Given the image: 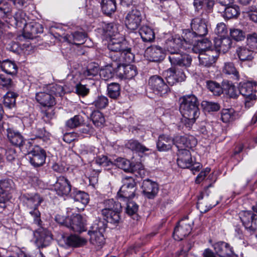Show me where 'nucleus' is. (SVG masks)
<instances>
[{
	"label": "nucleus",
	"mask_w": 257,
	"mask_h": 257,
	"mask_svg": "<svg viewBox=\"0 0 257 257\" xmlns=\"http://www.w3.org/2000/svg\"><path fill=\"white\" fill-rule=\"evenodd\" d=\"M256 86L255 82L247 81L241 84L239 91L240 93L245 97H250L252 96H256L254 87Z\"/></svg>",
	"instance_id": "2f4dec72"
},
{
	"label": "nucleus",
	"mask_w": 257,
	"mask_h": 257,
	"mask_svg": "<svg viewBox=\"0 0 257 257\" xmlns=\"http://www.w3.org/2000/svg\"><path fill=\"white\" fill-rule=\"evenodd\" d=\"M104 31L105 35L109 37L110 38L119 36L117 26L113 23L107 24L104 28Z\"/></svg>",
	"instance_id": "603ef678"
},
{
	"label": "nucleus",
	"mask_w": 257,
	"mask_h": 257,
	"mask_svg": "<svg viewBox=\"0 0 257 257\" xmlns=\"http://www.w3.org/2000/svg\"><path fill=\"white\" fill-rule=\"evenodd\" d=\"M126 46V42L122 37L118 36L110 38L107 47L111 51L109 55L111 59L114 61H117V59L120 56L121 52L125 49Z\"/></svg>",
	"instance_id": "0eeeda50"
},
{
	"label": "nucleus",
	"mask_w": 257,
	"mask_h": 257,
	"mask_svg": "<svg viewBox=\"0 0 257 257\" xmlns=\"http://www.w3.org/2000/svg\"><path fill=\"white\" fill-rule=\"evenodd\" d=\"M230 35L232 38L236 41H242L245 38L244 33L238 29H230Z\"/></svg>",
	"instance_id": "052dcab7"
},
{
	"label": "nucleus",
	"mask_w": 257,
	"mask_h": 257,
	"mask_svg": "<svg viewBox=\"0 0 257 257\" xmlns=\"http://www.w3.org/2000/svg\"><path fill=\"white\" fill-rule=\"evenodd\" d=\"M174 145L173 139L168 136L162 135L159 136L157 147L159 151H167L170 150Z\"/></svg>",
	"instance_id": "cd10ccee"
},
{
	"label": "nucleus",
	"mask_w": 257,
	"mask_h": 257,
	"mask_svg": "<svg viewBox=\"0 0 257 257\" xmlns=\"http://www.w3.org/2000/svg\"><path fill=\"white\" fill-rule=\"evenodd\" d=\"M223 73L228 74L232 75L233 78L236 81L239 80V75L238 72L234 67V64L231 62H227L224 64L223 69Z\"/></svg>",
	"instance_id": "09e8293b"
},
{
	"label": "nucleus",
	"mask_w": 257,
	"mask_h": 257,
	"mask_svg": "<svg viewBox=\"0 0 257 257\" xmlns=\"http://www.w3.org/2000/svg\"><path fill=\"white\" fill-rule=\"evenodd\" d=\"M193 5L195 12H199L204 7H206L207 13H210L211 9L214 5V2L212 0H193Z\"/></svg>",
	"instance_id": "4c0bfd02"
},
{
	"label": "nucleus",
	"mask_w": 257,
	"mask_h": 257,
	"mask_svg": "<svg viewBox=\"0 0 257 257\" xmlns=\"http://www.w3.org/2000/svg\"><path fill=\"white\" fill-rule=\"evenodd\" d=\"M64 241L67 245L72 247H80L85 245L87 242L85 238L75 235L67 236L64 239Z\"/></svg>",
	"instance_id": "f704fd0d"
},
{
	"label": "nucleus",
	"mask_w": 257,
	"mask_h": 257,
	"mask_svg": "<svg viewBox=\"0 0 257 257\" xmlns=\"http://www.w3.org/2000/svg\"><path fill=\"white\" fill-rule=\"evenodd\" d=\"M192 225L193 222L189 221L187 216L181 220L174 229V239L181 240L188 235L191 231Z\"/></svg>",
	"instance_id": "6e6552de"
},
{
	"label": "nucleus",
	"mask_w": 257,
	"mask_h": 257,
	"mask_svg": "<svg viewBox=\"0 0 257 257\" xmlns=\"http://www.w3.org/2000/svg\"><path fill=\"white\" fill-rule=\"evenodd\" d=\"M163 75L168 86H172L177 82L183 81L186 78V76L183 71H176L173 68H170L165 71Z\"/></svg>",
	"instance_id": "4468645a"
},
{
	"label": "nucleus",
	"mask_w": 257,
	"mask_h": 257,
	"mask_svg": "<svg viewBox=\"0 0 257 257\" xmlns=\"http://www.w3.org/2000/svg\"><path fill=\"white\" fill-rule=\"evenodd\" d=\"M3 71L7 74L14 75L17 72V66L16 64L9 60L4 61L0 65Z\"/></svg>",
	"instance_id": "a18cd8bd"
},
{
	"label": "nucleus",
	"mask_w": 257,
	"mask_h": 257,
	"mask_svg": "<svg viewBox=\"0 0 257 257\" xmlns=\"http://www.w3.org/2000/svg\"><path fill=\"white\" fill-rule=\"evenodd\" d=\"M13 182L11 179H5L0 180V192H5L11 194L13 189Z\"/></svg>",
	"instance_id": "4d7b16f0"
},
{
	"label": "nucleus",
	"mask_w": 257,
	"mask_h": 257,
	"mask_svg": "<svg viewBox=\"0 0 257 257\" xmlns=\"http://www.w3.org/2000/svg\"><path fill=\"white\" fill-rule=\"evenodd\" d=\"M36 99L42 106L51 107L56 104L55 98L52 94L45 92H39L36 94Z\"/></svg>",
	"instance_id": "b1692460"
},
{
	"label": "nucleus",
	"mask_w": 257,
	"mask_h": 257,
	"mask_svg": "<svg viewBox=\"0 0 257 257\" xmlns=\"http://www.w3.org/2000/svg\"><path fill=\"white\" fill-rule=\"evenodd\" d=\"M75 90L78 95L82 96L87 95L89 92V89L87 88L85 85L81 83L76 85Z\"/></svg>",
	"instance_id": "774afa93"
},
{
	"label": "nucleus",
	"mask_w": 257,
	"mask_h": 257,
	"mask_svg": "<svg viewBox=\"0 0 257 257\" xmlns=\"http://www.w3.org/2000/svg\"><path fill=\"white\" fill-rule=\"evenodd\" d=\"M93 124L98 127H101L105 122V118L102 113L99 111H94L90 115Z\"/></svg>",
	"instance_id": "3c124183"
},
{
	"label": "nucleus",
	"mask_w": 257,
	"mask_h": 257,
	"mask_svg": "<svg viewBox=\"0 0 257 257\" xmlns=\"http://www.w3.org/2000/svg\"><path fill=\"white\" fill-rule=\"evenodd\" d=\"M142 19V12L137 8L133 9L125 17V25L128 29L135 30L140 26Z\"/></svg>",
	"instance_id": "9d476101"
},
{
	"label": "nucleus",
	"mask_w": 257,
	"mask_h": 257,
	"mask_svg": "<svg viewBox=\"0 0 257 257\" xmlns=\"http://www.w3.org/2000/svg\"><path fill=\"white\" fill-rule=\"evenodd\" d=\"M202 105L208 111H216L220 108V106L217 103L204 101L202 103Z\"/></svg>",
	"instance_id": "69168bd1"
},
{
	"label": "nucleus",
	"mask_w": 257,
	"mask_h": 257,
	"mask_svg": "<svg viewBox=\"0 0 257 257\" xmlns=\"http://www.w3.org/2000/svg\"><path fill=\"white\" fill-rule=\"evenodd\" d=\"M214 249L220 257H232L233 252L229 244L223 241H219L213 245Z\"/></svg>",
	"instance_id": "a878e982"
},
{
	"label": "nucleus",
	"mask_w": 257,
	"mask_h": 257,
	"mask_svg": "<svg viewBox=\"0 0 257 257\" xmlns=\"http://www.w3.org/2000/svg\"><path fill=\"white\" fill-rule=\"evenodd\" d=\"M203 15L202 13L201 17L193 19L191 23L192 30L201 38L208 33L207 19L203 17Z\"/></svg>",
	"instance_id": "f8f14e48"
},
{
	"label": "nucleus",
	"mask_w": 257,
	"mask_h": 257,
	"mask_svg": "<svg viewBox=\"0 0 257 257\" xmlns=\"http://www.w3.org/2000/svg\"><path fill=\"white\" fill-rule=\"evenodd\" d=\"M114 164L118 168L124 170L125 172H134L135 171V166L130 161L122 158H119L114 160Z\"/></svg>",
	"instance_id": "58836bf2"
},
{
	"label": "nucleus",
	"mask_w": 257,
	"mask_h": 257,
	"mask_svg": "<svg viewBox=\"0 0 257 257\" xmlns=\"http://www.w3.org/2000/svg\"><path fill=\"white\" fill-rule=\"evenodd\" d=\"M71 197L76 202L81 203L84 207L89 202L88 195L83 191L74 190L71 194Z\"/></svg>",
	"instance_id": "e433bc0d"
},
{
	"label": "nucleus",
	"mask_w": 257,
	"mask_h": 257,
	"mask_svg": "<svg viewBox=\"0 0 257 257\" xmlns=\"http://www.w3.org/2000/svg\"><path fill=\"white\" fill-rule=\"evenodd\" d=\"M68 221V228L74 231L81 232L85 230V220L80 214H73Z\"/></svg>",
	"instance_id": "4be33fe9"
},
{
	"label": "nucleus",
	"mask_w": 257,
	"mask_h": 257,
	"mask_svg": "<svg viewBox=\"0 0 257 257\" xmlns=\"http://www.w3.org/2000/svg\"><path fill=\"white\" fill-rule=\"evenodd\" d=\"M9 142L12 145L21 148L25 145V140L23 136L18 131L13 127L8 128L6 134Z\"/></svg>",
	"instance_id": "f3484780"
},
{
	"label": "nucleus",
	"mask_w": 257,
	"mask_h": 257,
	"mask_svg": "<svg viewBox=\"0 0 257 257\" xmlns=\"http://www.w3.org/2000/svg\"><path fill=\"white\" fill-rule=\"evenodd\" d=\"M18 95L11 91H9L4 96L3 103L4 106L8 108L11 109L16 105V98Z\"/></svg>",
	"instance_id": "37998d69"
},
{
	"label": "nucleus",
	"mask_w": 257,
	"mask_h": 257,
	"mask_svg": "<svg viewBox=\"0 0 257 257\" xmlns=\"http://www.w3.org/2000/svg\"><path fill=\"white\" fill-rule=\"evenodd\" d=\"M218 57L216 50H209L200 53L198 56L200 64L206 67H210L214 63Z\"/></svg>",
	"instance_id": "a211bd4d"
},
{
	"label": "nucleus",
	"mask_w": 257,
	"mask_h": 257,
	"mask_svg": "<svg viewBox=\"0 0 257 257\" xmlns=\"http://www.w3.org/2000/svg\"><path fill=\"white\" fill-rule=\"evenodd\" d=\"M86 37V35L84 33L79 32H76L70 35L67 34L62 36L64 41L76 45L83 44Z\"/></svg>",
	"instance_id": "bb28decb"
},
{
	"label": "nucleus",
	"mask_w": 257,
	"mask_h": 257,
	"mask_svg": "<svg viewBox=\"0 0 257 257\" xmlns=\"http://www.w3.org/2000/svg\"><path fill=\"white\" fill-rule=\"evenodd\" d=\"M101 6L102 11L107 15H111L116 9L115 0H102Z\"/></svg>",
	"instance_id": "a19ab883"
},
{
	"label": "nucleus",
	"mask_w": 257,
	"mask_h": 257,
	"mask_svg": "<svg viewBox=\"0 0 257 257\" xmlns=\"http://www.w3.org/2000/svg\"><path fill=\"white\" fill-rule=\"evenodd\" d=\"M177 164L182 168H190L192 163L191 154L187 149H180L177 152Z\"/></svg>",
	"instance_id": "5701e85b"
},
{
	"label": "nucleus",
	"mask_w": 257,
	"mask_h": 257,
	"mask_svg": "<svg viewBox=\"0 0 257 257\" xmlns=\"http://www.w3.org/2000/svg\"><path fill=\"white\" fill-rule=\"evenodd\" d=\"M24 205L26 211L33 218L34 223L38 226L42 223L41 219V213L38 207L43 201V199L39 194L30 195L25 194L22 196Z\"/></svg>",
	"instance_id": "f03ea898"
},
{
	"label": "nucleus",
	"mask_w": 257,
	"mask_h": 257,
	"mask_svg": "<svg viewBox=\"0 0 257 257\" xmlns=\"http://www.w3.org/2000/svg\"><path fill=\"white\" fill-rule=\"evenodd\" d=\"M83 121L82 116L79 115H76L68 119L66 122V125L70 128H74L80 126Z\"/></svg>",
	"instance_id": "6e6d98bb"
},
{
	"label": "nucleus",
	"mask_w": 257,
	"mask_h": 257,
	"mask_svg": "<svg viewBox=\"0 0 257 257\" xmlns=\"http://www.w3.org/2000/svg\"><path fill=\"white\" fill-rule=\"evenodd\" d=\"M108 103V100L106 96L101 95L97 97L94 101L93 104L97 108L101 109L105 108Z\"/></svg>",
	"instance_id": "680f3d73"
},
{
	"label": "nucleus",
	"mask_w": 257,
	"mask_h": 257,
	"mask_svg": "<svg viewBox=\"0 0 257 257\" xmlns=\"http://www.w3.org/2000/svg\"><path fill=\"white\" fill-rule=\"evenodd\" d=\"M142 188L144 195L148 199L154 198L159 191L158 184L149 179L143 181Z\"/></svg>",
	"instance_id": "2eb2a0df"
},
{
	"label": "nucleus",
	"mask_w": 257,
	"mask_h": 257,
	"mask_svg": "<svg viewBox=\"0 0 257 257\" xmlns=\"http://www.w3.org/2000/svg\"><path fill=\"white\" fill-rule=\"evenodd\" d=\"M146 53L150 60L153 62H159L164 58L165 54L162 48L159 46H152L147 48Z\"/></svg>",
	"instance_id": "393cba45"
},
{
	"label": "nucleus",
	"mask_w": 257,
	"mask_h": 257,
	"mask_svg": "<svg viewBox=\"0 0 257 257\" xmlns=\"http://www.w3.org/2000/svg\"><path fill=\"white\" fill-rule=\"evenodd\" d=\"M12 81L10 78L3 74L0 75V87L1 88L8 89L12 87Z\"/></svg>",
	"instance_id": "0e129e2a"
},
{
	"label": "nucleus",
	"mask_w": 257,
	"mask_h": 257,
	"mask_svg": "<svg viewBox=\"0 0 257 257\" xmlns=\"http://www.w3.org/2000/svg\"><path fill=\"white\" fill-rule=\"evenodd\" d=\"M108 96L112 99H116L120 94V87L118 83H112L107 86Z\"/></svg>",
	"instance_id": "5fc2aeb1"
},
{
	"label": "nucleus",
	"mask_w": 257,
	"mask_h": 257,
	"mask_svg": "<svg viewBox=\"0 0 257 257\" xmlns=\"http://www.w3.org/2000/svg\"><path fill=\"white\" fill-rule=\"evenodd\" d=\"M101 213L104 219L108 223L117 225L121 222V212H108L105 210H101Z\"/></svg>",
	"instance_id": "7c9ffc66"
},
{
	"label": "nucleus",
	"mask_w": 257,
	"mask_h": 257,
	"mask_svg": "<svg viewBox=\"0 0 257 257\" xmlns=\"http://www.w3.org/2000/svg\"><path fill=\"white\" fill-rule=\"evenodd\" d=\"M148 85L154 93L159 96H163L170 91L168 85L159 75L151 76L149 79Z\"/></svg>",
	"instance_id": "423d86ee"
},
{
	"label": "nucleus",
	"mask_w": 257,
	"mask_h": 257,
	"mask_svg": "<svg viewBox=\"0 0 257 257\" xmlns=\"http://www.w3.org/2000/svg\"><path fill=\"white\" fill-rule=\"evenodd\" d=\"M54 190L59 196H67L70 192L71 186L67 179L60 177L54 185Z\"/></svg>",
	"instance_id": "aec40b11"
},
{
	"label": "nucleus",
	"mask_w": 257,
	"mask_h": 257,
	"mask_svg": "<svg viewBox=\"0 0 257 257\" xmlns=\"http://www.w3.org/2000/svg\"><path fill=\"white\" fill-rule=\"evenodd\" d=\"M27 16L25 12L21 10L18 11L15 14V24L18 27L24 28L27 24Z\"/></svg>",
	"instance_id": "8fccbe9b"
},
{
	"label": "nucleus",
	"mask_w": 257,
	"mask_h": 257,
	"mask_svg": "<svg viewBox=\"0 0 257 257\" xmlns=\"http://www.w3.org/2000/svg\"><path fill=\"white\" fill-rule=\"evenodd\" d=\"M231 40L228 37H223L216 39L214 40V45L217 52L220 51L223 53L227 52L231 48Z\"/></svg>",
	"instance_id": "c756f323"
},
{
	"label": "nucleus",
	"mask_w": 257,
	"mask_h": 257,
	"mask_svg": "<svg viewBox=\"0 0 257 257\" xmlns=\"http://www.w3.org/2000/svg\"><path fill=\"white\" fill-rule=\"evenodd\" d=\"M126 201V213L129 215H132L136 213L138 210V205L133 201L124 200Z\"/></svg>",
	"instance_id": "bf43d9fd"
},
{
	"label": "nucleus",
	"mask_w": 257,
	"mask_h": 257,
	"mask_svg": "<svg viewBox=\"0 0 257 257\" xmlns=\"http://www.w3.org/2000/svg\"><path fill=\"white\" fill-rule=\"evenodd\" d=\"M169 55L168 59L172 65L188 67L191 65V57L188 54L181 53L180 50Z\"/></svg>",
	"instance_id": "9b49d317"
},
{
	"label": "nucleus",
	"mask_w": 257,
	"mask_h": 257,
	"mask_svg": "<svg viewBox=\"0 0 257 257\" xmlns=\"http://www.w3.org/2000/svg\"><path fill=\"white\" fill-rule=\"evenodd\" d=\"M236 53L241 61H251L253 58V51L246 47H238Z\"/></svg>",
	"instance_id": "72a5a7b5"
},
{
	"label": "nucleus",
	"mask_w": 257,
	"mask_h": 257,
	"mask_svg": "<svg viewBox=\"0 0 257 257\" xmlns=\"http://www.w3.org/2000/svg\"><path fill=\"white\" fill-rule=\"evenodd\" d=\"M26 148L28 149V155L31 164L34 167H39L44 164L46 159V153L45 151L38 146H35L32 149V143L30 141H27Z\"/></svg>",
	"instance_id": "20e7f679"
},
{
	"label": "nucleus",
	"mask_w": 257,
	"mask_h": 257,
	"mask_svg": "<svg viewBox=\"0 0 257 257\" xmlns=\"http://www.w3.org/2000/svg\"><path fill=\"white\" fill-rule=\"evenodd\" d=\"M137 73V67L134 65H128L123 67V74L126 79H132Z\"/></svg>",
	"instance_id": "13d9d810"
},
{
	"label": "nucleus",
	"mask_w": 257,
	"mask_h": 257,
	"mask_svg": "<svg viewBox=\"0 0 257 257\" xmlns=\"http://www.w3.org/2000/svg\"><path fill=\"white\" fill-rule=\"evenodd\" d=\"M139 32L144 42H152L155 39L154 31L147 26H142Z\"/></svg>",
	"instance_id": "ea45409f"
},
{
	"label": "nucleus",
	"mask_w": 257,
	"mask_h": 257,
	"mask_svg": "<svg viewBox=\"0 0 257 257\" xmlns=\"http://www.w3.org/2000/svg\"><path fill=\"white\" fill-rule=\"evenodd\" d=\"M221 120L225 123L232 121L234 119L233 111L230 109H224L221 112Z\"/></svg>",
	"instance_id": "e2e57ef3"
},
{
	"label": "nucleus",
	"mask_w": 257,
	"mask_h": 257,
	"mask_svg": "<svg viewBox=\"0 0 257 257\" xmlns=\"http://www.w3.org/2000/svg\"><path fill=\"white\" fill-rule=\"evenodd\" d=\"M173 140L174 145L178 149V151L180 149H186L187 148H192L197 144L196 140L193 137L188 138L185 136H178L175 137Z\"/></svg>",
	"instance_id": "412c9836"
},
{
	"label": "nucleus",
	"mask_w": 257,
	"mask_h": 257,
	"mask_svg": "<svg viewBox=\"0 0 257 257\" xmlns=\"http://www.w3.org/2000/svg\"><path fill=\"white\" fill-rule=\"evenodd\" d=\"M211 48V43L207 39H199L195 46L192 48V50L195 53H202L209 50H215Z\"/></svg>",
	"instance_id": "473e14b6"
},
{
	"label": "nucleus",
	"mask_w": 257,
	"mask_h": 257,
	"mask_svg": "<svg viewBox=\"0 0 257 257\" xmlns=\"http://www.w3.org/2000/svg\"><path fill=\"white\" fill-rule=\"evenodd\" d=\"M181 37L179 36H175L167 39L164 45L165 50L169 54L177 52L180 51L181 48H183Z\"/></svg>",
	"instance_id": "6ab92c4d"
},
{
	"label": "nucleus",
	"mask_w": 257,
	"mask_h": 257,
	"mask_svg": "<svg viewBox=\"0 0 257 257\" xmlns=\"http://www.w3.org/2000/svg\"><path fill=\"white\" fill-rule=\"evenodd\" d=\"M122 183L123 185L117 194L120 201L134 197L137 190L134 179L132 177H125L122 179Z\"/></svg>",
	"instance_id": "39448f33"
},
{
	"label": "nucleus",
	"mask_w": 257,
	"mask_h": 257,
	"mask_svg": "<svg viewBox=\"0 0 257 257\" xmlns=\"http://www.w3.org/2000/svg\"><path fill=\"white\" fill-rule=\"evenodd\" d=\"M24 36L28 39H33L38 34L42 33L43 27L42 25L36 22H31L27 23L23 28Z\"/></svg>",
	"instance_id": "dca6fc26"
},
{
	"label": "nucleus",
	"mask_w": 257,
	"mask_h": 257,
	"mask_svg": "<svg viewBox=\"0 0 257 257\" xmlns=\"http://www.w3.org/2000/svg\"><path fill=\"white\" fill-rule=\"evenodd\" d=\"M180 110L182 114V122L190 128L200 114L199 101L193 94L186 95L179 99Z\"/></svg>",
	"instance_id": "f257e3e1"
},
{
	"label": "nucleus",
	"mask_w": 257,
	"mask_h": 257,
	"mask_svg": "<svg viewBox=\"0 0 257 257\" xmlns=\"http://www.w3.org/2000/svg\"><path fill=\"white\" fill-rule=\"evenodd\" d=\"M239 14V7L236 5H230L225 8L223 17L225 19H230L236 18Z\"/></svg>",
	"instance_id": "49530a36"
},
{
	"label": "nucleus",
	"mask_w": 257,
	"mask_h": 257,
	"mask_svg": "<svg viewBox=\"0 0 257 257\" xmlns=\"http://www.w3.org/2000/svg\"><path fill=\"white\" fill-rule=\"evenodd\" d=\"M107 227V224L104 220H96L88 231L90 236V242L94 245L101 246L104 243L105 238L103 233Z\"/></svg>",
	"instance_id": "7ed1b4c3"
},
{
	"label": "nucleus",
	"mask_w": 257,
	"mask_h": 257,
	"mask_svg": "<svg viewBox=\"0 0 257 257\" xmlns=\"http://www.w3.org/2000/svg\"><path fill=\"white\" fill-rule=\"evenodd\" d=\"M239 218L245 228L254 232L257 229V215L250 211H243L239 213Z\"/></svg>",
	"instance_id": "ddd939ff"
},
{
	"label": "nucleus",
	"mask_w": 257,
	"mask_h": 257,
	"mask_svg": "<svg viewBox=\"0 0 257 257\" xmlns=\"http://www.w3.org/2000/svg\"><path fill=\"white\" fill-rule=\"evenodd\" d=\"M32 135L34 137V138H32V140L35 138H42L45 136V130L44 127H38L33 128L32 131Z\"/></svg>",
	"instance_id": "338daca9"
},
{
	"label": "nucleus",
	"mask_w": 257,
	"mask_h": 257,
	"mask_svg": "<svg viewBox=\"0 0 257 257\" xmlns=\"http://www.w3.org/2000/svg\"><path fill=\"white\" fill-rule=\"evenodd\" d=\"M99 70L98 64H90L87 69L83 71L82 76L86 79H91L98 74Z\"/></svg>",
	"instance_id": "c03bdc74"
},
{
	"label": "nucleus",
	"mask_w": 257,
	"mask_h": 257,
	"mask_svg": "<svg viewBox=\"0 0 257 257\" xmlns=\"http://www.w3.org/2000/svg\"><path fill=\"white\" fill-rule=\"evenodd\" d=\"M41 226L42 224L39 226L40 228L33 232L35 238V243L38 248H43L49 245L52 239L51 233Z\"/></svg>",
	"instance_id": "1a4fd4ad"
},
{
	"label": "nucleus",
	"mask_w": 257,
	"mask_h": 257,
	"mask_svg": "<svg viewBox=\"0 0 257 257\" xmlns=\"http://www.w3.org/2000/svg\"><path fill=\"white\" fill-rule=\"evenodd\" d=\"M200 37H198L193 31H188L183 37H181L183 48L186 50L189 49L191 46L192 47L196 45L198 40Z\"/></svg>",
	"instance_id": "c85d7f7f"
},
{
	"label": "nucleus",
	"mask_w": 257,
	"mask_h": 257,
	"mask_svg": "<svg viewBox=\"0 0 257 257\" xmlns=\"http://www.w3.org/2000/svg\"><path fill=\"white\" fill-rule=\"evenodd\" d=\"M206 86L214 95L219 96L223 93L220 84L215 81L208 80L206 81Z\"/></svg>",
	"instance_id": "de8ad7c7"
},
{
	"label": "nucleus",
	"mask_w": 257,
	"mask_h": 257,
	"mask_svg": "<svg viewBox=\"0 0 257 257\" xmlns=\"http://www.w3.org/2000/svg\"><path fill=\"white\" fill-rule=\"evenodd\" d=\"M122 59L126 63H131L134 61L135 59V55L132 53L131 49L128 48L127 46L125 47V49L122 50L121 52L119 58L117 59V60L120 61L121 59Z\"/></svg>",
	"instance_id": "864d4df0"
},
{
	"label": "nucleus",
	"mask_w": 257,
	"mask_h": 257,
	"mask_svg": "<svg viewBox=\"0 0 257 257\" xmlns=\"http://www.w3.org/2000/svg\"><path fill=\"white\" fill-rule=\"evenodd\" d=\"M125 146L126 148L138 152L144 153L149 151L148 148L136 140L132 139L128 141Z\"/></svg>",
	"instance_id": "79ce46f5"
},
{
	"label": "nucleus",
	"mask_w": 257,
	"mask_h": 257,
	"mask_svg": "<svg viewBox=\"0 0 257 257\" xmlns=\"http://www.w3.org/2000/svg\"><path fill=\"white\" fill-rule=\"evenodd\" d=\"M104 208L101 210H105L108 212H121L122 210V206L121 203L116 201L113 199H108L104 201Z\"/></svg>",
	"instance_id": "c9c22d12"
}]
</instances>
